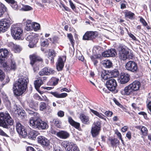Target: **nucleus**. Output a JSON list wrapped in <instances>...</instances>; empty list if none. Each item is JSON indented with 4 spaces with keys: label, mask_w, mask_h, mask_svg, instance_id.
Segmentation results:
<instances>
[{
    "label": "nucleus",
    "mask_w": 151,
    "mask_h": 151,
    "mask_svg": "<svg viewBox=\"0 0 151 151\" xmlns=\"http://www.w3.org/2000/svg\"><path fill=\"white\" fill-rule=\"evenodd\" d=\"M28 80L26 77H22L19 78L14 85L13 92L16 96L22 95L26 91Z\"/></svg>",
    "instance_id": "obj_1"
},
{
    "label": "nucleus",
    "mask_w": 151,
    "mask_h": 151,
    "mask_svg": "<svg viewBox=\"0 0 151 151\" xmlns=\"http://www.w3.org/2000/svg\"><path fill=\"white\" fill-rule=\"evenodd\" d=\"M140 83L138 81H135L121 91L123 96H127L132 94L134 92L139 90L141 86Z\"/></svg>",
    "instance_id": "obj_2"
},
{
    "label": "nucleus",
    "mask_w": 151,
    "mask_h": 151,
    "mask_svg": "<svg viewBox=\"0 0 151 151\" xmlns=\"http://www.w3.org/2000/svg\"><path fill=\"white\" fill-rule=\"evenodd\" d=\"M14 121L7 112H0V126L7 129L8 125H12Z\"/></svg>",
    "instance_id": "obj_3"
},
{
    "label": "nucleus",
    "mask_w": 151,
    "mask_h": 151,
    "mask_svg": "<svg viewBox=\"0 0 151 151\" xmlns=\"http://www.w3.org/2000/svg\"><path fill=\"white\" fill-rule=\"evenodd\" d=\"M119 57L121 59L124 60L127 58L131 59L133 54L129 52L128 49L125 46H121L119 49Z\"/></svg>",
    "instance_id": "obj_4"
},
{
    "label": "nucleus",
    "mask_w": 151,
    "mask_h": 151,
    "mask_svg": "<svg viewBox=\"0 0 151 151\" xmlns=\"http://www.w3.org/2000/svg\"><path fill=\"white\" fill-rule=\"evenodd\" d=\"M39 38L38 35L35 33H32L28 35L26 39L29 42L28 46L30 48L35 47Z\"/></svg>",
    "instance_id": "obj_5"
},
{
    "label": "nucleus",
    "mask_w": 151,
    "mask_h": 151,
    "mask_svg": "<svg viewBox=\"0 0 151 151\" xmlns=\"http://www.w3.org/2000/svg\"><path fill=\"white\" fill-rule=\"evenodd\" d=\"M11 34L14 38L16 39H19L23 32V31L21 27L17 25H13L11 27Z\"/></svg>",
    "instance_id": "obj_6"
},
{
    "label": "nucleus",
    "mask_w": 151,
    "mask_h": 151,
    "mask_svg": "<svg viewBox=\"0 0 151 151\" xmlns=\"http://www.w3.org/2000/svg\"><path fill=\"white\" fill-rule=\"evenodd\" d=\"M61 145L64 147L67 148V151H80L76 145L73 142L65 141Z\"/></svg>",
    "instance_id": "obj_7"
},
{
    "label": "nucleus",
    "mask_w": 151,
    "mask_h": 151,
    "mask_svg": "<svg viewBox=\"0 0 151 151\" xmlns=\"http://www.w3.org/2000/svg\"><path fill=\"white\" fill-rule=\"evenodd\" d=\"M106 85L108 89L110 91H115L117 86V83L116 80L113 78H111L106 82Z\"/></svg>",
    "instance_id": "obj_8"
},
{
    "label": "nucleus",
    "mask_w": 151,
    "mask_h": 151,
    "mask_svg": "<svg viewBox=\"0 0 151 151\" xmlns=\"http://www.w3.org/2000/svg\"><path fill=\"white\" fill-rule=\"evenodd\" d=\"M101 123L99 121L94 122L91 129V133L93 137H96L99 133L101 129Z\"/></svg>",
    "instance_id": "obj_9"
},
{
    "label": "nucleus",
    "mask_w": 151,
    "mask_h": 151,
    "mask_svg": "<svg viewBox=\"0 0 151 151\" xmlns=\"http://www.w3.org/2000/svg\"><path fill=\"white\" fill-rule=\"evenodd\" d=\"M38 142L42 147L50 149L51 147L49 141L43 136H39L37 138Z\"/></svg>",
    "instance_id": "obj_10"
},
{
    "label": "nucleus",
    "mask_w": 151,
    "mask_h": 151,
    "mask_svg": "<svg viewBox=\"0 0 151 151\" xmlns=\"http://www.w3.org/2000/svg\"><path fill=\"white\" fill-rule=\"evenodd\" d=\"M125 68L128 70L134 73H136L138 70L137 63L133 61H129L125 65Z\"/></svg>",
    "instance_id": "obj_11"
},
{
    "label": "nucleus",
    "mask_w": 151,
    "mask_h": 151,
    "mask_svg": "<svg viewBox=\"0 0 151 151\" xmlns=\"http://www.w3.org/2000/svg\"><path fill=\"white\" fill-rule=\"evenodd\" d=\"M10 22V19L9 18L2 19L0 21V31L5 32L9 27Z\"/></svg>",
    "instance_id": "obj_12"
},
{
    "label": "nucleus",
    "mask_w": 151,
    "mask_h": 151,
    "mask_svg": "<svg viewBox=\"0 0 151 151\" xmlns=\"http://www.w3.org/2000/svg\"><path fill=\"white\" fill-rule=\"evenodd\" d=\"M16 129L18 134L23 137L25 138L27 135V132L24 127L19 122H17L16 124Z\"/></svg>",
    "instance_id": "obj_13"
},
{
    "label": "nucleus",
    "mask_w": 151,
    "mask_h": 151,
    "mask_svg": "<svg viewBox=\"0 0 151 151\" xmlns=\"http://www.w3.org/2000/svg\"><path fill=\"white\" fill-rule=\"evenodd\" d=\"M55 73L54 70L50 67H45L42 69L39 72V74L40 76L44 75L49 76L54 74Z\"/></svg>",
    "instance_id": "obj_14"
},
{
    "label": "nucleus",
    "mask_w": 151,
    "mask_h": 151,
    "mask_svg": "<svg viewBox=\"0 0 151 151\" xmlns=\"http://www.w3.org/2000/svg\"><path fill=\"white\" fill-rule=\"evenodd\" d=\"M66 59V57L65 56H60L56 64V68L58 71H60L63 69Z\"/></svg>",
    "instance_id": "obj_15"
},
{
    "label": "nucleus",
    "mask_w": 151,
    "mask_h": 151,
    "mask_svg": "<svg viewBox=\"0 0 151 151\" xmlns=\"http://www.w3.org/2000/svg\"><path fill=\"white\" fill-rule=\"evenodd\" d=\"M98 35L96 32H88L86 33L83 37L85 40H91L95 38Z\"/></svg>",
    "instance_id": "obj_16"
},
{
    "label": "nucleus",
    "mask_w": 151,
    "mask_h": 151,
    "mask_svg": "<svg viewBox=\"0 0 151 151\" xmlns=\"http://www.w3.org/2000/svg\"><path fill=\"white\" fill-rule=\"evenodd\" d=\"M40 119L37 117H32L29 120L30 125L32 128L35 129L38 128Z\"/></svg>",
    "instance_id": "obj_17"
},
{
    "label": "nucleus",
    "mask_w": 151,
    "mask_h": 151,
    "mask_svg": "<svg viewBox=\"0 0 151 151\" xmlns=\"http://www.w3.org/2000/svg\"><path fill=\"white\" fill-rule=\"evenodd\" d=\"M9 65L8 67V70L15 71L17 68V65L14 59L11 57L9 59Z\"/></svg>",
    "instance_id": "obj_18"
},
{
    "label": "nucleus",
    "mask_w": 151,
    "mask_h": 151,
    "mask_svg": "<svg viewBox=\"0 0 151 151\" xmlns=\"http://www.w3.org/2000/svg\"><path fill=\"white\" fill-rule=\"evenodd\" d=\"M116 54V50L113 49H111L106 51L102 53V56L105 57H114Z\"/></svg>",
    "instance_id": "obj_19"
},
{
    "label": "nucleus",
    "mask_w": 151,
    "mask_h": 151,
    "mask_svg": "<svg viewBox=\"0 0 151 151\" xmlns=\"http://www.w3.org/2000/svg\"><path fill=\"white\" fill-rule=\"evenodd\" d=\"M0 81L3 82L2 85L3 86L8 83L9 81V77L6 76L5 78V75L3 72L0 69Z\"/></svg>",
    "instance_id": "obj_20"
},
{
    "label": "nucleus",
    "mask_w": 151,
    "mask_h": 151,
    "mask_svg": "<svg viewBox=\"0 0 151 151\" xmlns=\"http://www.w3.org/2000/svg\"><path fill=\"white\" fill-rule=\"evenodd\" d=\"M8 46L15 53H19L22 50V48L20 46L14 44L12 42L9 43Z\"/></svg>",
    "instance_id": "obj_21"
},
{
    "label": "nucleus",
    "mask_w": 151,
    "mask_h": 151,
    "mask_svg": "<svg viewBox=\"0 0 151 151\" xmlns=\"http://www.w3.org/2000/svg\"><path fill=\"white\" fill-rule=\"evenodd\" d=\"M31 60L30 64L32 65L37 61H42V59L40 56L36 54H34L30 56Z\"/></svg>",
    "instance_id": "obj_22"
},
{
    "label": "nucleus",
    "mask_w": 151,
    "mask_h": 151,
    "mask_svg": "<svg viewBox=\"0 0 151 151\" xmlns=\"http://www.w3.org/2000/svg\"><path fill=\"white\" fill-rule=\"evenodd\" d=\"M130 76L127 73L122 74L120 76V82L122 84L127 83L129 80Z\"/></svg>",
    "instance_id": "obj_23"
},
{
    "label": "nucleus",
    "mask_w": 151,
    "mask_h": 151,
    "mask_svg": "<svg viewBox=\"0 0 151 151\" xmlns=\"http://www.w3.org/2000/svg\"><path fill=\"white\" fill-rule=\"evenodd\" d=\"M57 136L62 139H66L69 136V133L66 131H60L58 132Z\"/></svg>",
    "instance_id": "obj_24"
},
{
    "label": "nucleus",
    "mask_w": 151,
    "mask_h": 151,
    "mask_svg": "<svg viewBox=\"0 0 151 151\" xmlns=\"http://www.w3.org/2000/svg\"><path fill=\"white\" fill-rule=\"evenodd\" d=\"M68 121L70 124L79 130L80 124L79 123L74 121L70 117H68Z\"/></svg>",
    "instance_id": "obj_25"
},
{
    "label": "nucleus",
    "mask_w": 151,
    "mask_h": 151,
    "mask_svg": "<svg viewBox=\"0 0 151 151\" xmlns=\"http://www.w3.org/2000/svg\"><path fill=\"white\" fill-rule=\"evenodd\" d=\"M80 118L83 123L87 124L90 123L89 118L88 116L82 114L80 116Z\"/></svg>",
    "instance_id": "obj_26"
},
{
    "label": "nucleus",
    "mask_w": 151,
    "mask_h": 151,
    "mask_svg": "<svg viewBox=\"0 0 151 151\" xmlns=\"http://www.w3.org/2000/svg\"><path fill=\"white\" fill-rule=\"evenodd\" d=\"M50 93L55 97L58 98H64L67 96V94L66 93H62L59 94L57 92H50Z\"/></svg>",
    "instance_id": "obj_27"
},
{
    "label": "nucleus",
    "mask_w": 151,
    "mask_h": 151,
    "mask_svg": "<svg viewBox=\"0 0 151 151\" xmlns=\"http://www.w3.org/2000/svg\"><path fill=\"white\" fill-rule=\"evenodd\" d=\"M39 133L37 131L31 130L29 132L28 136L29 138L32 140L35 139Z\"/></svg>",
    "instance_id": "obj_28"
},
{
    "label": "nucleus",
    "mask_w": 151,
    "mask_h": 151,
    "mask_svg": "<svg viewBox=\"0 0 151 151\" xmlns=\"http://www.w3.org/2000/svg\"><path fill=\"white\" fill-rule=\"evenodd\" d=\"M100 74L101 76L102 79L105 80L110 79V75L107 73L106 71L105 70H103L101 72H100Z\"/></svg>",
    "instance_id": "obj_29"
},
{
    "label": "nucleus",
    "mask_w": 151,
    "mask_h": 151,
    "mask_svg": "<svg viewBox=\"0 0 151 151\" xmlns=\"http://www.w3.org/2000/svg\"><path fill=\"white\" fill-rule=\"evenodd\" d=\"M56 53L54 50L53 49H50L49 50L48 54V58L50 59L52 62L54 61V58L56 56Z\"/></svg>",
    "instance_id": "obj_30"
},
{
    "label": "nucleus",
    "mask_w": 151,
    "mask_h": 151,
    "mask_svg": "<svg viewBox=\"0 0 151 151\" xmlns=\"http://www.w3.org/2000/svg\"><path fill=\"white\" fill-rule=\"evenodd\" d=\"M33 23L29 20H28L26 22L25 29L27 31H30L33 29Z\"/></svg>",
    "instance_id": "obj_31"
},
{
    "label": "nucleus",
    "mask_w": 151,
    "mask_h": 151,
    "mask_svg": "<svg viewBox=\"0 0 151 151\" xmlns=\"http://www.w3.org/2000/svg\"><path fill=\"white\" fill-rule=\"evenodd\" d=\"M8 54V51L6 49H1L0 50V59H3L6 57Z\"/></svg>",
    "instance_id": "obj_32"
},
{
    "label": "nucleus",
    "mask_w": 151,
    "mask_h": 151,
    "mask_svg": "<svg viewBox=\"0 0 151 151\" xmlns=\"http://www.w3.org/2000/svg\"><path fill=\"white\" fill-rule=\"evenodd\" d=\"M91 112L94 115L105 121H106L105 116L101 113H99L97 111L92 109H90Z\"/></svg>",
    "instance_id": "obj_33"
},
{
    "label": "nucleus",
    "mask_w": 151,
    "mask_h": 151,
    "mask_svg": "<svg viewBox=\"0 0 151 151\" xmlns=\"http://www.w3.org/2000/svg\"><path fill=\"white\" fill-rule=\"evenodd\" d=\"M102 64L104 67L109 68L111 67L112 63L110 60H106L103 61Z\"/></svg>",
    "instance_id": "obj_34"
},
{
    "label": "nucleus",
    "mask_w": 151,
    "mask_h": 151,
    "mask_svg": "<svg viewBox=\"0 0 151 151\" xmlns=\"http://www.w3.org/2000/svg\"><path fill=\"white\" fill-rule=\"evenodd\" d=\"M48 127V126L47 124L45 122H43L40 120V122L38 129H47Z\"/></svg>",
    "instance_id": "obj_35"
},
{
    "label": "nucleus",
    "mask_w": 151,
    "mask_h": 151,
    "mask_svg": "<svg viewBox=\"0 0 151 151\" xmlns=\"http://www.w3.org/2000/svg\"><path fill=\"white\" fill-rule=\"evenodd\" d=\"M136 128L140 129L141 132L143 135H147V129L146 127L142 126H138L136 127Z\"/></svg>",
    "instance_id": "obj_36"
},
{
    "label": "nucleus",
    "mask_w": 151,
    "mask_h": 151,
    "mask_svg": "<svg viewBox=\"0 0 151 151\" xmlns=\"http://www.w3.org/2000/svg\"><path fill=\"white\" fill-rule=\"evenodd\" d=\"M42 81L40 79L35 81L34 83L35 88L36 89H38L43 83Z\"/></svg>",
    "instance_id": "obj_37"
},
{
    "label": "nucleus",
    "mask_w": 151,
    "mask_h": 151,
    "mask_svg": "<svg viewBox=\"0 0 151 151\" xmlns=\"http://www.w3.org/2000/svg\"><path fill=\"white\" fill-rule=\"evenodd\" d=\"M110 140V141L111 146L112 147H114V146H115L117 143H119V141L116 138L111 139Z\"/></svg>",
    "instance_id": "obj_38"
},
{
    "label": "nucleus",
    "mask_w": 151,
    "mask_h": 151,
    "mask_svg": "<svg viewBox=\"0 0 151 151\" xmlns=\"http://www.w3.org/2000/svg\"><path fill=\"white\" fill-rule=\"evenodd\" d=\"M26 110L29 114L32 115H33L35 117H39V115L36 112H34L31 109H26Z\"/></svg>",
    "instance_id": "obj_39"
},
{
    "label": "nucleus",
    "mask_w": 151,
    "mask_h": 151,
    "mask_svg": "<svg viewBox=\"0 0 151 151\" xmlns=\"http://www.w3.org/2000/svg\"><path fill=\"white\" fill-rule=\"evenodd\" d=\"M23 7H22L21 9L22 10L27 11H29L32 10V8L30 6L24 4H22Z\"/></svg>",
    "instance_id": "obj_40"
},
{
    "label": "nucleus",
    "mask_w": 151,
    "mask_h": 151,
    "mask_svg": "<svg viewBox=\"0 0 151 151\" xmlns=\"http://www.w3.org/2000/svg\"><path fill=\"white\" fill-rule=\"evenodd\" d=\"M112 77H116L119 75V72L117 70L115 69L112 70L111 72Z\"/></svg>",
    "instance_id": "obj_41"
},
{
    "label": "nucleus",
    "mask_w": 151,
    "mask_h": 151,
    "mask_svg": "<svg viewBox=\"0 0 151 151\" xmlns=\"http://www.w3.org/2000/svg\"><path fill=\"white\" fill-rule=\"evenodd\" d=\"M0 63L3 67L5 68L6 69L8 70V67L9 66V65H7L6 62L4 61L3 59H0Z\"/></svg>",
    "instance_id": "obj_42"
},
{
    "label": "nucleus",
    "mask_w": 151,
    "mask_h": 151,
    "mask_svg": "<svg viewBox=\"0 0 151 151\" xmlns=\"http://www.w3.org/2000/svg\"><path fill=\"white\" fill-rule=\"evenodd\" d=\"M46 108V105L45 103L44 102H41L40 104V111H43L45 110Z\"/></svg>",
    "instance_id": "obj_43"
},
{
    "label": "nucleus",
    "mask_w": 151,
    "mask_h": 151,
    "mask_svg": "<svg viewBox=\"0 0 151 151\" xmlns=\"http://www.w3.org/2000/svg\"><path fill=\"white\" fill-rule=\"evenodd\" d=\"M17 114L21 118H23L25 116H26V114L25 111L24 110H22L21 109L19 110V111Z\"/></svg>",
    "instance_id": "obj_44"
},
{
    "label": "nucleus",
    "mask_w": 151,
    "mask_h": 151,
    "mask_svg": "<svg viewBox=\"0 0 151 151\" xmlns=\"http://www.w3.org/2000/svg\"><path fill=\"white\" fill-rule=\"evenodd\" d=\"M54 121L55 125L58 128H60L61 125V122L58 119H55Z\"/></svg>",
    "instance_id": "obj_45"
},
{
    "label": "nucleus",
    "mask_w": 151,
    "mask_h": 151,
    "mask_svg": "<svg viewBox=\"0 0 151 151\" xmlns=\"http://www.w3.org/2000/svg\"><path fill=\"white\" fill-rule=\"evenodd\" d=\"M51 81L53 85L55 86L58 83L59 79L55 77H52L51 78Z\"/></svg>",
    "instance_id": "obj_46"
},
{
    "label": "nucleus",
    "mask_w": 151,
    "mask_h": 151,
    "mask_svg": "<svg viewBox=\"0 0 151 151\" xmlns=\"http://www.w3.org/2000/svg\"><path fill=\"white\" fill-rule=\"evenodd\" d=\"M41 42V45L44 47H47L49 45V42L47 39H45Z\"/></svg>",
    "instance_id": "obj_47"
},
{
    "label": "nucleus",
    "mask_w": 151,
    "mask_h": 151,
    "mask_svg": "<svg viewBox=\"0 0 151 151\" xmlns=\"http://www.w3.org/2000/svg\"><path fill=\"white\" fill-rule=\"evenodd\" d=\"M67 37L71 44L73 45L74 44V40L73 39V37L71 33L68 34H67Z\"/></svg>",
    "instance_id": "obj_48"
},
{
    "label": "nucleus",
    "mask_w": 151,
    "mask_h": 151,
    "mask_svg": "<svg viewBox=\"0 0 151 151\" xmlns=\"http://www.w3.org/2000/svg\"><path fill=\"white\" fill-rule=\"evenodd\" d=\"M33 29H34L35 31H37L40 28V25L38 23L33 22Z\"/></svg>",
    "instance_id": "obj_49"
},
{
    "label": "nucleus",
    "mask_w": 151,
    "mask_h": 151,
    "mask_svg": "<svg viewBox=\"0 0 151 151\" xmlns=\"http://www.w3.org/2000/svg\"><path fill=\"white\" fill-rule=\"evenodd\" d=\"M134 15V13L129 11L126 12L125 16V17H127L129 18L132 19Z\"/></svg>",
    "instance_id": "obj_50"
},
{
    "label": "nucleus",
    "mask_w": 151,
    "mask_h": 151,
    "mask_svg": "<svg viewBox=\"0 0 151 151\" xmlns=\"http://www.w3.org/2000/svg\"><path fill=\"white\" fill-rule=\"evenodd\" d=\"M53 43H55L58 41V38L56 36H54L52 38H50L48 39Z\"/></svg>",
    "instance_id": "obj_51"
},
{
    "label": "nucleus",
    "mask_w": 151,
    "mask_h": 151,
    "mask_svg": "<svg viewBox=\"0 0 151 151\" xmlns=\"http://www.w3.org/2000/svg\"><path fill=\"white\" fill-rule=\"evenodd\" d=\"M17 107L16 105H14L13 108L12 109V111L15 114H17L20 109Z\"/></svg>",
    "instance_id": "obj_52"
},
{
    "label": "nucleus",
    "mask_w": 151,
    "mask_h": 151,
    "mask_svg": "<svg viewBox=\"0 0 151 151\" xmlns=\"http://www.w3.org/2000/svg\"><path fill=\"white\" fill-rule=\"evenodd\" d=\"M4 102L6 106L9 108H11V103L8 100V98L4 100Z\"/></svg>",
    "instance_id": "obj_53"
},
{
    "label": "nucleus",
    "mask_w": 151,
    "mask_h": 151,
    "mask_svg": "<svg viewBox=\"0 0 151 151\" xmlns=\"http://www.w3.org/2000/svg\"><path fill=\"white\" fill-rule=\"evenodd\" d=\"M0 9H1L2 10H1V11L3 12V13L6 10V8L5 5L0 2Z\"/></svg>",
    "instance_id": "obj_54"
},
{
    "label": "nucleus",
    "mask_w": 151,
    "mask_h": 151,
    "mask_svg": "<svg viewBox=\"0 0 151 151\" xmlns=\"http://www.w3.org/2000/svg\"><path fill=\"white\" fill-rule=\"evenodd\" d=\"M0 9H1L2 10H1V11L3 12V13L6 10V8L5 5L0 2Z\"/></svg>",
    "instance_id": "obj_55"
},
{
    "label": "nucleus",
    "mask_w": 151,
    "mask_h": 151,
    "mask_svg": "<svg viewBox=\"0 0 151 151\" xmlns=\"http://www.w3.org/2000/svg\"><path fill=\"white\" fill-rule=\"evenodd\" d=\"M77 56L79 60L81 61H83L84 60V57L81 54H77Z\"/></svg>",
    "instance_id": "obj_56"
},
{
    "label": "nucleus",
    "mask_w": 151,
    "mask_h": 151,
    "mask_svg": "<svg viewBox=\"0 0 151 151\" xmlns=\"http://www.w3.org/2000/svg\"><path fill=\"white\" fill-rule=\"evenodd\" d=\"M115 134L117 135L119 139L122 138V136L121 133L119 131L116 129L115 131Z\"/></svg>",
    "instance_id": "obj_57"
},
{
    "label": "nucleus",
    "mask_w": 151,
    "mask_h": 151,
    "mask_svg": "<svg viewBox=\"0 0 151 151\" xmlns=\"http://www.w3.org/2000/svg\"><path fill=\"white\" fill-rule=\"evenodd\" d=\"M104 114L107 116L110 117L112 116L113 113L111 111H106L105 112Z\"/></svg>",
    "instance_id": "obj_58"
},
{
    "label": "nucleus",
    "mask_w": 151,
    "mask_h": 151,
    "mask_svg": "<svg viewBox=\"0 0 151 151\" xmlns=\"http://www.w3.org/2000/svg\"><path fill=\"white\" fill-rule=\"evenodd\" d=\"M139 21L143 24L144 26H146L147 25V23L142 17L140 18Z\"/></svg>",
    "instance_id": "obj_59"
},
{
    "label": "nucleus",
    "mask_w": 151,
    "mask_h": 151,
    "mask_svg": "<svg viewBox=\"0 0 151 151\" xmlns=\"http://www.w3.org/2000/svg\"><path fill=\"white\" fill-rule=\"evenodd\" d=\"M1 94L2 97L4 99H6L7 98V95L6 93L3 91H1Z\"/></svg>",
    "instance_id": "obj_60"
},
{
    "label": "nucleus",
    "mask_w": 151,
    "mask_h": 151,
    "mask_svg": "<svg viewBox=\"0 0 151 151\" xmlns=\"http://www.w3.org/2000/svg\"><path fill=\"white\" fill-rule=\"evenodd\" d=\"M64 112L62 111H59L58 113V116L60 117H62L64 116Z\"/></svg>",
    "instance_id": "obj_61"
},
{
    "label": "nucleus",
    "mask_w": 151,
    "mask_h": 151,
    "mask_svg": "<svg viewBox=\"0 0 151 151\" xmlns=\"http://www.w3.org/2000/svg\"><path fill=\"white\" fill-rule=\"evenodd\" d=\"M70 6L71 7V8H72V9L73 10L74 9L76 8V7L74 5L73 3L72 2V1H71V0H70L69 1Z\"/></svg>",
    "instance_id": "obj_62"
},
{
    "label": "nucleus",
    "mask_w": 151,
    "mask_h": 151,
    "mask_svg": "<svg viewBox=\"0 0 151 151\" xmlns=\"http://www.w3.org/2000/svg\"><path fill=\"white\" fill-rule=\"evenodd\" d=\"M126 136L129 139H130L132 137L131 132L130 131L128 132L126 134Z\"/></svg>",
    "instance_id": "obj_63"
},
{
    "label": "nucleus",
    "mask_w": 151,
    "mask_h": 151,
    "mask_svg": "<svg viewBox=\"0 0 151 151\" xmlns=\"http://www.w3.org/2000/svg\"><path fill=\"white\" fill-rule=\"evenodd\" d=\"M53 151H62V150L59 147L56 146L54 148Z\"/></svg>",
    "instance_id": "obj_64"
}]
</instances>
